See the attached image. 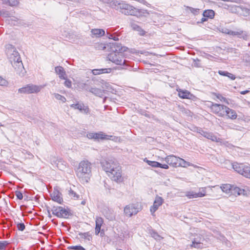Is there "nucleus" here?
Listing matches in <instances>:
<instances>
[{
	"instance_id": "obj_48",
	"label": "nucleus",
	"mask_w": 250,
	"mask_h": 250,
	"mask_svg": "<svg viewBox=\"0 0 250 250\" xmlns=\"http://www.w3.org/2000/svg\"><path fill=\"white\" fill-rule=\"evenodd\" d=\"M227 77L232 80H234L236 79L235 76L233 74L229 72L228 73Z\"/></svg>"
},
{
	"instance_id": "obj_35",
	"label": "nucleus",
	"mask_w": 250,
	"mask_h": 250,
	"mask_svg": "<svg viewBox=\"0 0 250 250\" xmlns=\"http://www.w3.org/2000/svg\"><path fill=\"white\" fill-rule=\"evenodd\" d=\"M9 243L6 241H0V250H5Z\"/></svg>"
},
{
	"instance_id": "obj_14",
	"label": "nucleus",
	"mask_w": 250,
	"mask_h": 250,
	"mask_svg": "<svg viewBox=\"0 0 250 250\" xmlns=\"http://www.w3.org/2000/svg\"><path fill=\"white\" fill-rule=\"evenodd\" d=\"M87 137L88 139H94V140L98 141L108 139V136L103 132H99L98 133L90 132L87 134Z\"/></svg>"
},
{
	"instance_id": "obj_25",
	"label": "nucleus",
	"mask_w": 250,
	"mask_h": 250,
	"mask_svg": "<svg viewBox=\"0 0 250 250\" xmlns=\"http://www.w3.org/2000/svg\"><path fill=\"white\" fill-rule=\"evenodd\" d=\"M71 107L75 109H78L84 113H87L88 111V108L87 107L84 106L83 104H72L71 105Z\"/></svg>"
},
{
	"instance_id": "obj_1",
	"label": "nucleus",
	"mask_w": 250,
	"mask_h": 250,
	"mask_svg": "<svg viewBox=\"0 0 250 250\" xmlns=\"http://www.w3.org/2000/svg\"><path fill=\"white\" fill-rule=\"evenodd\" d=\"M111 44L110 61L118 65L116 69H124L122 67V65L125 63V60H123L124 53L127 51V48L117 42H110Z\"/></svg>"
},
{
	"instance_id": "obj_19",
	"label": "nucleus",
	"mask_w": 250,
	"mask_h": 250,
	"mask_svg": "<svg viewBox=\"0 0 250 250\" xmlns=\"http://www.w3.org/2000/svg\"><path fill=\"white\" fill-rule=\"evenodd\" d=\"M247 194L246 191L244 189L240 188L238 187H235L233 185L231 195H246Z\"/></svg>"
},
{
	"instance_id": "obj_37",
	"label": "nucleus",
	"mask_w": 250,
	"mask_h": 250,
	"mask_svg": "<svg viewBox=\"0 0 250 250\" xmlns=\"http://www.w3.org/2000/svg\"><path fill=\"white\" fill-rule=\"evenodd\" d=\"M187 8L194 15H197L199 12V9L194 8L191 7L187 6Z\"/></svg>"
},
{
	"instance_id": "obj_28",
	"label": "nucleus",
	"mask_w": 250,
	"mask_h": 250,
	"mask_svg": "<svg viewBox=\"0 0 250 250\" xmlns=\"http://www.w3.org/2000/svg\"><path fill=\"white\" fill-rule=\"evenodd\" d=\"M131 27L134 30L138 32L139 34L141 35H144L145 34V31L143 30L139 26L135 23H132Z\"/></svg>"
},
{
	"instance_id": "obj_36",
	"label": "nucleus",
	"mask_w": 250,
	"mask_h": 250,
	"mask_svg": "<svg viewBox=\"0 0 250 250\" xmlns=\"http://www.w3.org/2000/svg\"><path fill=\"white\" fill-rule=\"evenodd\" d=\"M151 235L156 240H160L163 238L160 235H159L155 231H152L151 233Z\"/></svg>"
},
{
	"instance_id": "obj_54",
	"label": "nucleus",
	"mask_w": 250,
	"mask_h": 250,
	"mask_svg": "<svg viewBox=\"0 0 250 250\" xmlns=\"http://www.w3.org/2000/svg\"><path fill=\"white\" fill-rule=\"evenodd\" d=\"M245 35L246 37H244V36H243V37L246 39L247 36V35L246 34H245Z\"/></svg>"
},
{
	"instance_id": "obj_45",
	"label": "nucleus",
	"mask_w": 250,
	"mask_h": 250,
	"mask_svg": "<svg viewBox=\"0 0 250 250\" xmlns=\"http://www.w3.org/2000/svg\"><path fill=\"white\" fill-rule=\"evenodd\" d=\"M111 140L116 142H118L120 141V138L116 136L110 135V141Z\"/></svg>"
},
{
	"instance_id": "obj_32",
	"label": "nucleus",
	"mask_w": 250,
	"mask_h": 250,
	"mask_svg": "<svg viewBox=\"0 0 250 250\" xmlns=\"http://www.w3.org/2000/svg\"><path fill=\"white\" fill-rule=\"evenodd\" d=\"M146 162L147 164L153 167H159L161 165V163L156 161H151L149 160H146Z\"/></svg>"
},
{
	"instance_id": "obj_9",
	"label": "nucleus",
	"mask_w": 250,
	"mask_h": 250,
	"mask_svg": "<svg viewBox=\"0 0 250 250\" xmlns=\"http://www.w3.org/2000/svg\"><path fill=\"white\" fill-rule=\"evenodd\" d=\"M44 86L36 85L34 84H28L25 86L20 88L19 92L24 94H32L40 92L42 89L43 88Z\"/></svg>"
},
{
	"instance_id": "obj_50",
	"label": "nucleus",
	"mask_w": 250,
	"mask_h": 250,
	"mask_svg": "<svg viewBox=\"0 0 250 250\" xmlns=\"http://www.w3.org/2000/svg\"><path fill=\"white\" fill-rule=\"evenodd\" d=\"M159 167H161L164 169H168L169 168V167L168 165L167 164H161V165L159 166Z\"/></svg>"
},
{
	"instance_id": "obj_17",
	"label": "nucleus",
	"mask_w": 250,
	"mask_h": 250,
	"mask_svg": "<svg viewBox=\"0 0 250 250\" xmlns=\"http://www.w3.org/2000/svg\"><path fill=\"white\" fill-rule=\"evenodd\" d=\"M164 203V199L160 196H157L154 200L153 205L151 207L150 211L153 216L155 215V211Z\"/></svg>"
},
{
	"instance_id": "obj_41",
	"label": "nucleus",
	"mask_w": 250,
	"mask_h": 250,
	"mask_svg": "<svg viewBox=\"0 0 250 250\" xmlns=\"http://www.w3.org/2000/svg\"><path fill=\"white\" fill-rule=\"evenodd\" d=\"M216 97L218 99H219L221 102H225V103H226L227 104H229L228 100L226 98L223 97L222 95H217L216 96Z\"/></svg>"
},
{
	"instance_id": "obj_2",
	"label": "nucleus",
	"mask_w": 250,
	"mask_h": 250,
	"mask_svg": "<svg viewBox=\"0 0 250 250\" xmlns=\"http://www.w3.org/2000/svg\"><path fill=\"white\" fill-rule=\"evenodd\" d=\"M91 173V164L87 161H82L77 170V176L83 182H88Z\"/></svg>"
},
{
	"instance_id": "obj_8",
	"label": "nucleus",
	"mask_w": 250,
	"mask_h": 250,
	"mask_svg": "<svg viewBox=\"0 0 250 250\" xmlns=\"http://www.w3.org/2000/svg\"><path fill=\"white\" fill-rule=\"evenodd\" d=\"M233 169L246 178L250 179V166L244 164H234Z\"/></svg>"
},
{
	"instance_id": "obj_30",
	"label": "nucleus",
	"mask_w": 250,
	"mask_h": 250,
	"mask_svg": "<svg viewBox=\"0 0 250 250\" xmlns=\"http://www.w3.org/2000/svg\"><path fill=\"white\" fill-rule=\"evenodd\" d=\"M192 164L186 161L183 159L180 158V161L178 163V167H187L188 166H191Z\"/></svg>"
},
{
	"instance_id": "obj_24",
	"label": "nucleus",
	"mask_w": 250,
	"mask_h": 250,
	"mask_svg": "<svg viewBox=\"0 0 250 250\" xmlns=\"http://www.w3.org/2000/svg\"><path fill=\"white\" fill-rule=\"evenodd\" d=\"M55 72L59 75V77L62 79H66V73L64 69L62 66H57L55 67Z\"/></svg>"
},
{
	"instance_id": "obj_10",
	"label": "nucleus",
	"mask_w": 250,
	"mask_h": 250,
	"mask_svg": "<svg viewBox=\"0 0 250 250\" xmlns=\"http://www.w3.org/2000/svg\"><path fill=\"white\" fill-rule=\"evenodd\" d=\"M52 211L54 215L59 218H67L71 215L70 209L62 207H54Z\"/></svg>"
},
{
	"instance_id": "obj_43",
	"label": "nucleus",
	"mask_w": 250,
	"mask_h": 250,
	"mask_svg": "<svg viewBox=\"0 0 250 250\" xmlns=\"http://www.w3.org/2000/svg\"><path fill=\"white\" fill-rule=\"evenodd\" d=\"M15 195L19 200H21L23 198L22 193L20 191H16L15 192Z\"/></svg>"
},
{
	"instance_id": "obj_6",
	"label": "nucleus",
	"mask_w": 250,
	"mask_h": 250,
	"mask_svg": "<svg viewBox=\"0 0 250 250\" xmlns=\"http://www.w3.org/2000/svg\"><path fill=\"white\" fill-rule=\"evenodd\" d=\"M197 132L204 137L211 140L213 142L220 143V144L222 145H225L229 146L230 145L228 143V142L224 141L222 139L217 137L212 132L204 131L201 129H198Z\"/></svg>"
},
{
	"instance_id": "obj_49",
	"label": "nucleus",
	"mask_w": 250,
	"mask_h": 250,
	"mask_svg": "<svg viewBox=\"0 0 250 250\" xmlns=\"http://www.w3.org/2000/svg\"><path fill=\"white\" fill-rule=\"evenodd\" d=\"M118 35H113L110 34V39H113L114 41H116L119 40Z\"/></svg>"
},
{
	"instance_id": "obj_3",
	"label": "nucleus",
	"mask_w": 250,
	"mask_h": 250,
	"mask_svg": "<svg viewBox=\"0 0 250 250\" xmlns=\"http://www.w3.org/2000/svg\"><path fill=\"white\" fill-rule=\"evenodd\" d=\"M117 8L120 9L121 12L126 15L141 17L146 13V10L138 9L125 2L119 3Z\"/></svg>"
},
{
	"instance_id": "obj_5",
	"label": "nucleus",
	"mask_w": 250,
	"mask_h": 250,
	"mask_svg": "<svg viewBox=\"0 0 250 250\" xmlns=\"http://www.w3.org/2000/svg\"><path fill=\"white\" fill-rule=\"evenodd\" d=\"M110 174L112 175L110 178L113 181L117 183H121L124 181L121 167L119 165L112 164V166H110Z\"/></svg>"
},
{
	"instance_id": "obj_34",
	"label": "nucleus",
	"mask_w": 250,
	"mask_h": 250,
	"mask_svg": "<svg viewBox=\"0 0 250 250\" xmlns=\"http://www.w3.org/2000/svg\"><path fill=\"white\" fill-rule=\"evenodd\" d=\"M67 249L69 250H85V249L82 246H69L67 247Z\"/></svg>"
},
{
	"instance_id": "obj_52",
	"label": "nucleus",
	"mask_w": 250,
	"mask_h": 250,
	"mask_svg": "<svg viewBox=\"0 0 250 250\" xmlns=\"http://www.w3.org/2000/svg\"><path fill=\"white\" fill-rule=\"evenodd\" d=\"M249 90H245V91H241V92H240V93H241V94H242V95H245V94H247V93H249Z\"/></svg>"
},
{
	"instance_id": "obj_26",
	"label": "nucleus",
	"mask_w": 250,
	"mask_h": 250,
	"mask_svg": "<svg viewBox=\"0 0 250 250\" xmlns=\"http://www.w3.org/2000/svg\"><path fill=\"white\" fill-rule=\"evenodd\" d=\"M92 73L94 75H100L108 73V69L107 68L93 69Z\"/></svg>"
},
{
	"instance_id": "obj_13",
	"label": "nucleus",
	"mask_w": 250,
	"mask_h": 250,
	"mask_svg": "<svg viewBox=\"0 0 250 250\" xmlns=\"http://www.w3.org/2000/svg\"><path fill=\"white\" fill-rule=\"evenodd\" d=\"M204 241V238L202 235H196L192 240V244L190 245V247L202 249L205 247L203 244Z\"/></svg>"
},
{
	"instance_id": "obj_7",
	"label": "nucleus",
	"mask_w": 250,
	"mask_h": 250,
	"mask_svg": "<svg viewBox=\"0 0 250 250\" xmlns=\"http://www.w3.org/2000/svg\"><path fill=\"white\" fill-rule=\"evenodd\" d=\"M7 55L11 63L15 66H18L19 67L22 66V63L20 56L19 53L14 50L12 49L9 50V52L7 53Z\"/></svg>"
},
{
	"instance_id": "obj_27",
	"label": "nucleus",
	"mask_w": 250,
	"mask_h": 250,
	"mask_svg": "<svg viewBox=\"0 0 250 250\" xmlns=\"http://www.w3.org/2000/svg\"><path fill=\"white\" fill-rule=\"evenodd\" d=\"M203 15L204 17L213 19L214 17L215 13L212 10H207L203 12Z\"/></svg>"
},
{
	"instance_id": "obj_46",
	"label": "nucleus",
	"mask_w": 250,
	"mask_h": 250,
	"mask_svg": "<svg viewBox=\"0 0 250 250\" xmlns=\"http://www.w3.org/2000/svg\"><path fill=\"white\" fill-rule=\"evenodd\" d=\"M7 84V82L1 77H0V85H6Z\"/></svg>"
},
{
	"instance_id": "obj_23",
	"label": "nucleus",
	"mask_w": 250,
	"mask_h": 250,
	"mask_svg": "<svg viewBox=\"0 0 250 250\" xmlns=\"http://www.w3.org/2000/svg\"><path fill=\"white\" fill-rule=\"evenodd\" d=\"M104 221L101 217H97L96 220L95 233L98 235L100 231Z\"/></svg>"
},
{
	"instance_id": "obj_20",
	"label": "nucleus",
	"mask_w": 250,
	"mask_h": 250,
	"mask_svg": "<svg viewBox=\"0 0 250 250\" xmlns=\"http://www.w3.org/2000/svg\"><path fill=\"white\" fill-rule=\"evenodd\" d=\"M225 116H227L228 118L231 120H235L237 117V114L236 111L231 108H229L228 107H227Z\"/></svg>"
},
{
	"instance_id": "obj_15",
	"label": "nucleus",
	"mask_w": 250,
	"mask_h": 250,
	"mask_svg": "<svg viewBox=\"0 0 250 250\" xmlns=\"http://www.w3.org/2000/svg\"><path fill=\"white\" fill-rule=\"evenodd\" d=\"M232 187L233 185L230 184H221L220 186L216 185L214 186H209L208 187L211 189L212 188H215L216 190L221 189L224 193L227 194L231 195Z\"/></svg>"
},
{
	"instance_id": "obj_11",
	"label": "nucleus",
	"mask_w": 250,
	"mask_h": 250,
	"mask_svg": "<svg viewBox=\"0 0 250 250\" xmlns=\"http://www.w3.org/2000/svg\"><path fill=\"white\" fill-rule=\"evenodd\" d=\"M227 107L228 106L223 104H212L210 107V109L212 112L218 116L224 117L225 116Z\"/></svg>"
},
{
	"instance_id": "obj_55",
	"label": "nucleus",
	"mask_w": 250,
	"mask_h": 250,
	"mask_svg": "<svg viewBox=\"0 0 250 250\" xmlns=\"http://www.w3.org/2000/svg\"><path fill=\"white\" fill-rule=\"evenodd\" d=\"M246 11H247L248 12H249V10H248L247 9H246Z\"/></svg>"
},
{
	"instance_id": "obj_38",
	"label": "nucleus",
	"mask_w": 250,
	"mask_h": 250,
	"mask_svg": "<svg viewBox=\"0 0 250 250\" xmlns=\"http://www.w3.org/2000/svg\"><path fill=\"white\" fill-rule=\"evenodd\" d=\"M55 97L57 100H60L63 103H64L66 101L65 98L59 94H55Z\"/></svg>"
},
{
	"instance_id": "obj_53",
	"label": "nucleus",
	"mask_w": 250,
	"mask_h": 250,
	"mask_svg": "<svg viewBox=\"0 0 250 250\" xmlns=\"http://www.w3.org/2000/svg\"><path fill=\"white\" fill-rule=\"evenodd\" d=\"M207 21V19L205 18H203L201 19V22H204L205 21Z\"/></svg>"
},
{
	"instance_id": "obj_40",
	"label": "nucleus",
	"mask_w": 250,
	"mask_h": 250,
	"mask_svg": "<svg viewBox=\"0 0 250 250\" xmlns=\"http://www.w3.org/2000/svg\"><path fill=\"white\" fill-rule=\"evenodd\" d=\"M8 4L11 6H17L19 4L18 0H8Z\"/></svg>"
},
{
	"instance_id": "obj_47",
	"label": "nucleus",
	"mask_w": 250,
	"mask_h": 250,
	"mask_svg": "<svg viewBox=\"0 0 250 250\" xmlns=\"http://www.w3.org/2000/svg\"><path fill=\"white\" fill-rule=\"evenodd\" d=\"M218 73L221 75V76H226L227 77L228 75V73L229 72H227V71H222V70H219L218 71Z\"/></svg>"
},
{
	"instance_id": "obj_33",
	"label": "nucleus",
	"mask_w": 250,
	"mask_h": 250,
	"mask_svg": "<svg viewBox=\"0 0 250 250\" xmlns=\"http://www.w3.org/2000/svg\"><path fill=\"white\" fill-rule=\"evenodd\" d=\"M68 194L70 197L75 200L78 199L79 198V195L71 189L69 190Z\"/></svg>"
},
{
	"instance_id": "obj_31",
	"label": "nucleus",
	"mask_w": 250,
	"mask_h": 250,
	"mask_svg": "<svg viewBox=\"0 0 250 250\" xmlns=\"http://www.w3.org/2000/svg\"><path fill=\"white\" fill-rule=\"evenodd\" d=\"M101 164L104 170L106 172H109V167L108 162L105 160H102L101 162Z\"/></svg>"
},
{
	"instance_id": "obj_21",
	"label": "nucleus",
	"mask_w": 250,
	"mask_h": 250,
	"mask_svg": "<svg viewBox=\"0 0 250 250\" xmlns=\"http://www.w3.org/2000/svg\"><path fill=\"white\" fill-rule=\"evenodd\" d=\"M91 32L93 38H100L105 34L104 30L102 29H93Z\"/></svg>"
},
{
	"instance_id": "obj_42",
	"label": "nucleus",
	"mask_w": 250,
	"mask_h": 250,
	"mask_svg": "<svg viewBox=\"0 0 250 250\" xmlns=\"http://www.w3.org/2000/svg\"><path fill=\"white\" fill-rule=\"evenodd\" d=\"M65 81L64 82V85L67 87L70 88L71 86L72 83L71 81L66 78V79H64Z\"/></svg>"
},
{
	"instance_id": "obj_4",
	"label": "nucleus",
	"mask_w": 250,
	"mask_h": 250,
	"mask_svg": "<svg viewBox=\"0 0 250 250\" xmlns=\"http://www.w3.org/2000/svg\"><path fill=\"white\" fill-rule=\"evenodd\" d=\"M142 208L143 207L141 203H131L124 208V212L125 216L131 217L136 215L142 210Z\"/></svg>"
},
{
	"instance_id": "obj_39",
	"label": "nucleus",
	"mask_w": 250,
	"mask_h": 250,
	"mask_svg": "<svg viewBox=\"0 0 250 250\" xmlns=\"http://www.w3.org/2000/svg\"><path fill=\"white\" fill-rule=\"evenodd\" d=\"M228 34H230L233 36H240L243 35V31H230L228 33Z\"/></svg>"
},
{
	"instance_id": "obj_22",
	"label": "nucleus",
	"mask_w": 250,
	"mask_h": 250,
	"mask_svg": "<svg viewBox=\"0 0 250 250\" xmlns=\"http://www.w3.org/2000/svg\"><path fill=\"white\" fill-rule=\"evenodd\" d=\"M51 197L53 201L61 204L63 203V199L62 197L61 194L58 192H54L51 194Z\"/></svg>"
},
{
	"instance_id": "obj_16",
	"label": "nucleus",
	"mask_w": 250,
	"mask_h": 250,
	"mask_svg": "<svg viewBox=\"0 0 250 250\" xmlns=\"http://www.w3.org/2000/svg\"><path fill=\"white\" fill-rule=\"evenodd\" d=\"M162 160H164L170 166L176 167H178V163L180 161V158L171 155L167 156L165 159L162 158Z\"/></svg>"
},
{
	"instance_id": "obj_18",
	"label": "nucleus",
	"mask_w": 250,
	"mask_h": 250,
	"mask_svg": "<svg viewBox=\"0 0 250 250\" xmlns=\"http://www.w3.org/2000/svg\"><path fill=\"white\" fill-rule=\"evenodd\" d=\"M177 91L178 92V96L182 99L194 100L196 98L195 96L187 90L179 89H177Z\"/></svg>"
},
{
	"instance_id": "obj_12",
	"label": "nucleus",
	"mask_w": 250,
	"mask_h": 250,
	"mask_svg": "<svg viewBox=\"0 0 250 250\" xmlns=\"http://www.w3.org/2000/svg\"><path fill=\"white\" fill-rule=\"evenodd\" d=\"M206 188V187L200 188H199L198 192H196L192 190L188 191L186 192V196L188 199L203 197L207 194Z\"/></svg>"
},
{
	"instance_id": "obj_56",
	"label": "nucleus",
	"mask_w": 250,
	"mask_h": 250,
	"mask_svg": "<svg viewBox=\"0 0 250 250\" xmlns=\"http://www.w3.org/2000/svg\"><path fill=\"white\" fill-rule=\"evenodd\" d=\"M249 14H250V12L249 13Z\"/></svg>"
},
{
	"instance_id": "obj_29",
	"label": "nucleus",
	"mask_w": 250,
	"mask_h": 250,
	"mask_svg": "<svg viewBox=\"0 0 250 250\" xmlns=\"http://www.w3.org/2000/svg\"><path fill=\"white\" fill-rule=\"evenodd\" d=\"M79 235L82 238L85 240H87L88 241H91L92 240V236L89 232L80 233Z\"/></svg>"
},
{
	"instance_id": "obj_44",
	"label": "nucleus",
	"mask_w": 250,
	"mask_h": 250,
	"mask_svg": "<svg viewBox=\"0 0 250 250\" xmlns=\"http://www.w3.org/2000/svg\"><path fill=\"white\" fill-rule=\"evenodd\" d=\"M17 227L19 230H23L25 229V226L23 223H19L17 225Z\"/></svg>"
},
{
	"instance_id": "obj_51",
	"label": "nucleus",
	"mask_w": 250,
	"mask_h": 250,
	"mask_svg": "<svg viewBox=\"0 0 250 250\" xmlns=\"http://www.w3.org/2000/svg\"><path fill=\"white\" fill-rule=\"evenodd\" d=\"M119 237H120L121 239L124 240V238L125 237V235L123 234V233H118L117 234Z\"/></svg>"
}]
</instances>
